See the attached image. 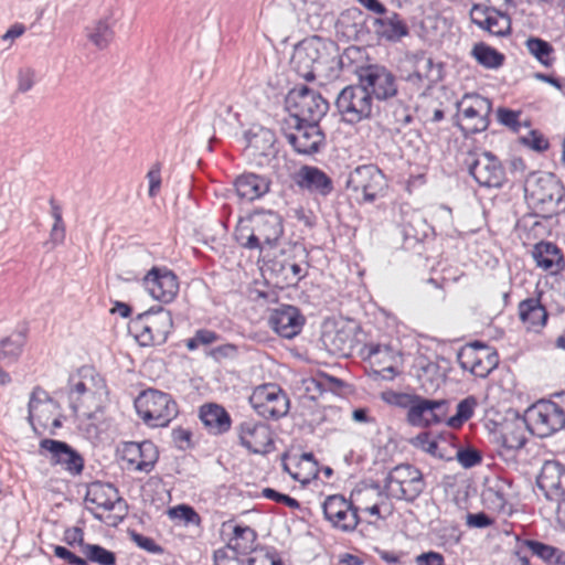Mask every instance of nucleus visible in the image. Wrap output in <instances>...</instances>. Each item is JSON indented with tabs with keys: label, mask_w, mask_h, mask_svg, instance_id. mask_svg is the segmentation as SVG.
Returning a JSON list of instances; mask_svg holds the SVG:
<instances>
[{
	"label": "nucleus",
	"mask_w": 565,
	"mask_h": 565,
	"mask_svg": "<svg viewBox=\"0 0 565 565\" xmlns=\"http://www.w3.org/2000/svg\"><path fill=\"white\" fill-rule=\"evenodd\" d=\"M54 555L72 565H75L82 558L61 545L54 547Z\"/></svg>",
	"instance_id": "64"
},
{
	"label": "nucleus",
	"mask_w": 565,
	"mask_h": 565,
	"mask_svg": "<svg viewBox=\"0 0 565 565\" xmlns=\"http://www.w3.org/2000/svg\"><path fill=\"white\" fill-rule=\"evenodd\" d=\"M307 392H319L320 394L327 388L337 390L343 386L341 380L333 376L322 375L319 379H308L303 382Z\"/></svg>",
	"instance_id": "51"
},
{
	"label": "nucleus",
	"mask_w": 565,
	"mask_h": 565,
	"mask_svg": "<svg viewBox=\"0 0 565 565\" xmlns=\"http://www.w3.org/2000/svg\"><path fill=\"white\" fill-rule=\"evenodd\" d=\"M246 158L256 167L263 168L270 164L276 156L275 135L271 130L258 127L245 134Z\"/></svg>",
	"instance_id": "22"
},
{
	"label": "nucleus",
	"mask_w": 565,
	"mask_h": 565,
	"mask_svg": "<svg viewBox=\"0 0 565 565\" xmlns=\"http://www.w3.org/2000/svg\"><path fill=\"white\" fill-rule=\"evenodd\" d=\"M286 139L301 154H312L319 151L324 136L318 122L296 121L294 130L286 134Z\"/></svg>",
	"instance_id": "26"
},
{
	"label": "nucleus",
	"mask_w": 565,
	"mask_h": 565,
	"mask_svg": "<svg viewBox=\"0 0 565 565\" xmlns=\"http://www.w3.org/2000/svg\"><path fill=\"white\" fill-rule=\"evenodd\" d=\"M525 425L533 435L548 437L565 426L564 408L554 402L540 401L526 409Z\"/></svg>",
	"instance_id": "12"
},
{
	"label": "nucleus",
	"mask_w": 565,
	"mask_h": 565,
	"mask_svg": "<svg viewBox=\"0 0 565 565\" xmlns=\"http://www.w3.org/2000/svg\"><path fill=\"white\" fill-rule=\"evenodd\" d=\"M62 413L57 402L49 393L36 386L28 403V422L36 435L44 431L54 434L62 426Z\"/></svg>",
	"instance_id": "5"
},
{
	"label": "nucleus",
	"mask_w": 565,
	"mask_h": 565,
	"mask_svg": "<svg viewBox=\"0 0 565 565\" xmlns=\"http://www.w3.org/2000/svg\"><path fill=\"white\" fill-rule=\"evenodd\" d=\"M521 111L519 110H511L508 108H499L497 110V118L498 121L513 130L514 132H519L521 128V121H520Z\"/></svg>",
	"instance_id": "53"
},
{
	"label": "nucleus",
	"mask_w": 565,
	"mask_h": 565,
	"mask_svg": "<svg viewBox=\"0 0 565 565\" xmlns=\"http://www.w3.org/2000/svg\"><path fill=\"white\" fill-rule=\"evenodd\" d=\"M296 184L309 192L327 195L332 191L331 179L316 167L305 166L295 174Z\"/></svg>",
	"instance_id": "36"
},
{
	"label": "nucleus",
	"mask_w": 565,
	"mask_h": 565,
	"mask_svg": "<svg viewBox=\"0 0 565 565\" xmlns=\"http://www.w3.org/2000/svg\"><path fill=\"white\" fill-rule=\"evenodd\" d=\"M457 359L462 370L480 379L487 377L499 363L498 354L478 341L462 348Z\"/></svg>",
	"instance_id": "18"
},
{
	"label": "nucleus",
	"mask_w": 565,
	"mask_h": 565,
	"mask_svg": "<svg viewBox=\"0 0 565 565\" xmlns=\"http://www.w3.org/2000/svg\"><path fill=\"white\" fill-rule=\"evenodd\" d=\"M250 223V234L244 244L249 249L273 247L282 235L281 218L274 212H257L252 216Z\"/></svg>",
	"instance_id": "17"
},
{
	"label": "nucleus",
	"mask_w": 565,
	"mask_h": 565,
	"mask_svg": "<svg viewBox=\"0 0 565 565\" xmlns=\"http://www.w3.org/2000/svg\"><path fill=\"white\" fill-rule=\"evenodd\" d=\"M387 497L405 502H414L425 490L422 471L412 465L394 467L385 478Z\"/></svg>",
	"instance_id": "8"
},
{
	"label": "nucleus",
	"mask_w": 565,
	"mask_h": 565,
	"mask_svg": "<svg viewBox=\"0 0 565 565\" xmlns=\"http://www.w3.org/2000/svg\"><path fill=\"white\" fill-rule=\"evenodd\" d=\"M131 541L141 550L150 553V554H162L163 548L154 542L153 539L131 531L129 533Z\"/></svg>",
	"instance_id": "55"
},
{
	"label": "nucleus",
	"mask_w": 565,
	"mask_h": 565,
	"mask_svg": "<svg viewBox=\"0 0 565 565\" xmlns=\"http://www.w3.org/2000/svg\"><path fill=\"white\" fill-rule=\"evenodd\" d=\"M324 43L317 36L306 39L297 44L291 56V66L305 81L315 79L327 63Z\"/></svg>",
	"instance_id": "11"
},
{
	"label": "nucleus",
	"mask_w": 565,
	"mask_h": 565,
	"mask_svg": "<svg viewBox=\"0 0 565 565\" xmlns=\"http://www.w3.org/2000/svg\"><path fill=\"white\" fill-rule=\"evenodd\" d=\"M532 258L537 268L555 276L565 269V258L561 248L546 241L534 244L532 248Z\"/></svg>",
	"instance_id": "32"
},
{
	"label": "nucleus",
	"mask_w": 565,
	"mask_h": 565,
	"mask_svg": "<svg viewBox=\"0 0 565 565\" xmlns=\"http://www.w3.org/2000/svg\"><path fill=\"white\" fill-rule=\"evenodd\" d=\"M381 396L386 404L407 409H409L415 397V395L396 393L393 391L383 392Z\"/></svg>",
	"instance_id": "57"
},
{
	"label": "nucleus",
	"mask_w": 565,
	"mask_h": 565,
	"mask_svg": "<svg viewBox=\"0 0 565 565\" xmlns=\"http://www.w3.org/2000/svg\"><path fill=\"white\" fill-rule=\"evenodd\" d=\"M199 417L205 428L214 435L228 431L232 425V419L227 411L215 403L203 404L199 408Z\"/></svg>",
	"instance_id": "37"
},
{
	"label": "nucleus",
	"mask_w": 565,
	"mask_h": 565,
	"mask_svg": "<svg viewBox=\"0 0 565 565\" xmlns=\"http://www.w3.org/2000/svg\"><path fill=\"white\" fill-rule=\"evenodd\" d=\"M147 294L161 303L172 302L180 289L178 276L164 266H153L142 278Z\"/></svg>",
	"instance_id": "19"
},
{
	"label": "nucleus",
	"mask_w": 565,
	"mask_h": 565,
	"mask_svg": "<svg viewBox=\"0 0 565 565\" xmlns=\"http://www.w3.org/2000/svg\"><path fill=\"white\" fill-rule=\"evenodd\" d=\"M524 424L525 422L515 419L501 425L499 441L507 451L519 450L524 446Z\"/></svg>",
	"instance_id": "41"
},
{
	"label": "nucleus",
	"mask_w": 565,
	"mask_h": 565,
	"mask_svg": "<svg viewBox=\"0 0 565 565\" xmlns=\"http://www.w3.org/2000/svg\"><path fill=\"white\" fill-rule=\"evenodd\" d=\"M457 460L462 467L470 468L480 462L481 457L478 451L466 449L457 452Z\"/></svg>",
	"instance_id": "60"
},
{
	"label": "nucleus",
	"mask_w": 565,
	"mask_h": 565,
	"mask_svg": "<svg viewBox=\"0 0 565 565\" xmlns=\"http://www.w3.org/2000/svg\"><path fill=\"white\" fill-rule=\"evenodd\" d=\"M135 408L139 417L150 427H164L178 414L172 397L157 390H147L138 395Z\"/></svg>",
	"instance_id": "6"
},
{
	"label": "nucleus",
	"mask_w": 565,
	"mask_h": 565,
	"mask_svg": "<svg viewBox=\"0 0 565 565\" xmlns=\"http://www.w3.org/2000/svg\"><path fill=\"white\" fill-rule=\"evenodd\" d=\"M335 108L343 122L355 125L372 116L373 98L359 84L349 85L338 94Z\"/></svg>",
	"instance_id": "13"
},
{
	"label": "nucleus",
	"mask_w": 565,
	"mask_h": 565,
	"mask_svg": "<svg viewBox=\"0 0 565 565\" xmlns=\"http://www.w3.org/2000/svg\"><path fill=\"white\" fill-rule=\"evenodd\" d=\"M470 19L473 24L495 36H504L511 31L509 14L492 8L473 4L470 10Z\"/></svg>",
	"instance_id": "30"
},
{
	"label": "nucleus",
	"mask_w": 565,
	"mask_h": 565,
	"mask_svg": "<svg viewBox=\"0 0 565 565\" xmlns=\"http://www.w3.org/2000/svg\"><path fill=\"white\" fill-rule=\"evenodd\" d=\"M51 215L53 218V224L51 226L46 244L50 245L51 248H56L65 243L66 226L63 221L61 206L53 201H51Z\"/></svg>",
	"instance_id": "47"
},
{
	"label": "nucleus",
	"mask_w": 565,
	"mask_h": 565,
	"mask_svg": "<svg viewBox=\"0 0 565 565\" xmlns=\"http://www.w3.org/2000/svg\"><path fill=\"white\" fill-rule=\"evenodd\" d=\"M524 193L529 209L542 218L555 215L565 196L562 182L548 172L530 174L525 180Z\"/></svg>",
	"instance_id": "1"
},
{
	"label": "nucleus",
	"mask_w": 565,
	"mask_h": 565,
	"mask_svg": "<svg viewBox=\"0 0 565 565\" xmlns=\"http://www.w3.org/2000/svg\"><path fill=\"white\" fill-rule=\"evenodd\" d=\"M25 32L26 26L23 23L15 22L1 35V41L7 45V47H11L18 39L24 35Z\"/></svg>",
	"instance_id": "58"
},
{
	"label": "nucleus",
	"mask_w": 565,
	"mask_h": 565,
	"mask_svg": "<svg viewBox=\"0 0 565 565\" xmlns=\"http://www.w3.org/2000/svg\"><path fill=\"white\" fill-rule=\"evenodd\" d=\"M63 539L66 542V544H68L71 546L78 545L81 547L82 552H83V546L87 545V543L84 542L83 530L77 526L66 529L64 531Z\"/></svg>",
	"instance_id": "59"
},
{
	"label": "nucleus",
	"mask_w": 565,
	"mask_h": 565,
	"mask_svg": "<svg viewBox=\"0 0 565 565\" xmlns=\"http://www.w3.org/2000/svg\"><path fill=\"white\" fill-rule=\"evenodd\" d=\"M169 514L173 519L183 520L186 524L199 525L201 523L200 515L190 505L181 504L172 508Z\"/></svg>",
	"instance_id": "54"
},
{
	"label": "nucleus",
	"mask_w": 565,
	"mask_h": 565,
	"mask_svg": "<svg viewBox=\"0 0 565 565\" xmlns=\"http://www.w3.org/2000/svg\"><path fill=\"white\" fill-rule=\"evenodd\" d=\"M159 458L157 447L148 440L142 443H125L121 449V459L128 470L149 473Z\"/></svg>",
	"instance_id": "25"
},
{
	"label": "nucleus",
	"mask_w": 565,
	"mask_h": 565,
	"mask_svg": "<svg viewBox=\"0 0 565 565\" xmlns=\"http://www.w3.org/2000/svg\"><path fill=\"white\" fill-rule=\"evenodd\" d=\"M305 319L294 306H282L275 309L269 318V324L280 337L292 339L300 333Z\"/></svg>",
	"instance_id": "31"
},
{
	"label": "nucleus",
	"mask_w": 565,
	"mask_h": 565,
	"mask_svg": "<svg viewBox=\"0 0 565 565\" xmlns=\"http://www.w3.org/2000/svg\"><path fill=\"white\" fill-rule=\"evenodd\" d=\"M471 55L481 66L488 70L499 68L504 61L503 54L483 42L476 43L472 46Z\"/></svg>",
	"instance_id": "43"
},
{
	"label": "nucleus",
	"mask_w": 565,
	"mask_h": 565,
	"mask_svg": "<svg viewBox=\"0 0 565 565\" xmlns=\"http://www.w3.org/2000/svg\"><path fill=\"white\" fill-rule=\"evenodd\" d=\"M86 561L96 563L98 565H115L116 556L111 551L97 544H87L83 546L82 552Z\"/></svg>",
	"instance_id": "49"
},
{
	"label": "nucleus",
	"mask_w": 565,
	"mask_h": 565,
	"mask_svg": "<svg viewBox=\"0 0 565 565\" xmlns=\"http://www.w3.org/2000/svg\"><path fill=\"white\" fill-rule=\"evenodd\" d=\"M403 79L417 90H428L443 79V63L424 52L408 53L402 62Z\"/></svg>",
	"instance_id": "4"
},
{
	"label": "nucleus",
	"mask_w": 565,
	"mask_h": 565,
	"mask_svg": "<svg viewBox=\"0 0 565 565\" xmlns=\"http://www.w3.org/2000/svg\"><path fill=\"white\" fill-rule=\"evenodd\" d=\"M519 317L527 331L539 332L547 321V311L539 297L522 300L518 306Z\"/></svg>",
	"instance_id": "38"
},
{
	"label": "nucleus",
	"mask_w": 565,
	"mask_h": 565,
	"mask_svg": "<svg viewBox=\"0 0 565 565\" xmlns=\"http://www.w3.org/2000/svg\"><path fill=\"white\" fill-rule=\"evenodd\" d=\"M525 47L533 55L537 62H540L543 66L550 67L554 63L553 46L540 39V38H529L525 41Z\"/></svg>",
	"instance_id": "48"
},
{
	"label": "nucleus",
	"mask_w": 565,
	"mask_h": 565,
	"mask_svg": "<svg viewBox=\"0 0 565 565\" xmlns=\"http://www.w3.org/2000/svg\"><path fill=\"white\" fill-rule=\"evenodd\" d=\"M118 10L115 6L106 8L100 17L84 28V36L94 49L105 51L114 42L115 26L119 20Z\"/></svg>",
	"instance_id": "23"
},
{
	"label": "nucleus",
	"mask_w": 565,
	"mask_h": 565,
	"mask_svg": "<svg viewBox=\"0 0 565 565\" xmlns=\"http://www.w3.org/2000/svg\"><path fill=\"white\" fill-rule=\"evenodd\" d=\"M108 396L105 380L92 369L83 370L71 379L68 399L76 414L92 417L103 409Z\"/></svg>",
	"instance_id": "2"
},
{
	"label": "nucleus",
	"mask_w": 565,
	"mask_h": 565,
	"mask_svg": "<svg viewBox=\"0 0 565 565\" xmlns=\"http://www.w3.org/2000/svg\"><path fill=\"white\" fill-rule=\"evenodd\" d=\"M85 503L95 519L107 526H117L126 515V503L115 487L94 482L88 486Z\"/></svg>",
	"instance_id": "3"
},
{
	"label": "nucleus",
	"mask_w": 565,
	"mask_h": 565,
	"mask_svg": "<svg viewBox=\"0 0 565 565\" xmlns=\"http://www.w3.org/2000/svg\"><path fill=\"white\" fill-rule=\"evenodd\" d=\"M347 189L363 202H374L384 196L387 189V180L383 172L373 164H364L351 171L347 179Z\"/></svg>",
	"instance_id": "14"
},
{
	"label": "nucleus",
	"mask_w": 565,
	"mask_h": 565,
	"mask_svg": "<svg viewBox=\"0 0 565 565\" xmlns=\"http://www.w3.org/2000/svg\"><path fill=\"white\" fill-rule=\"evenodd\" d=\"M444 407V401H430L415 395L407 411V420L413 426L422 427L438 424L441 422L438 411H441Z\"/></svg>",
	"instance_id": "33"
},
{
	"label": "nucleus",
	"mask_w": 565,
	"mask_h": 565,
	"mask_svg": "<svg viewBox=\"0 0 565 565\" xmlns=\"http://www.w3.org/2000/svg\"><path fill=\"white\" fill-rule=\"evenodd\" d=\"M364 352L374 380L391 381L397 375L396 366L401 361L398 349L390 344L369 343L364 347Z\"/></svg>",
	"instance_id": "21"
},
{
	"label": "nucleus",
	"mask_w": 565,
	"mask_h": 565,
	"mask_svg": "<svg viewBox=\"0 0 565 565\" xmlns=\"http://www.w3.org/2000/svg\"><path fill=\"white\" fill-rule=\"evenodd\" d=\"M147 178L149 181V195L154 196L161 186V174H160V168L158 166L152 167L148 173Z\"/></svg>",
	"instance_id": "62"
},
{
	"label": "nucleus",
	"mask_w": 565,
	"mask_h": 565,
	"mask_svg": "<svg viewBox=\"0 0 565 565\" xmlns=\"http://www.w3.org/2000/svg\"><path fill=\"white\" fill-rule=\"evenodd\" d=\"M476 406L477 399L473 396H468L460 401L457 405L456 414L447 419V425L454 428L461 426L462 423L473 415Z\"/></svg>",
	"instance_id": "50"
},
{
	"label": "nucleus",
	"mask_w": 565,
	"mask_h": 565,
	"mask_svg": "<svg viewBox=\"0 0 565 565\" xmlns=\"http://www.w3.org/2000/svg\"><path fill=\"white\" fill-rule=\"evenodd\" d=\"M417 565H444V557L437 552H427L416 557Z\"/></svg>",
	"instance_id": "63"
},
{
	"label": "nucleus",
	"mask_w": 565,
	"mask_h": 565,
	"mask_svg": "<svg viewBox=\"0 0 565 565\" xmlns=\"http://www.w3.org/2000/svg\"><path fill=\"white\" fill-rule=\"evenodd\" d=\"M321 340L327 351L333 355L347 356L353 348V337L344 328H327L321 335Z\"/></svg>",
	"instance_id": "40"
},
{
	"label": "nucleus",
	"mask_w": 565,
	"mask_h": 565,
	"mask_svg": "<svg viewBox=\"0 0 565 565\" xmlns=\"http://www.w3.org/2000/svg\"><path fill=\"white\" fill-rule=\"evenodd\" d=\"M255 413L265 419L285 417L290 408L286 392L277 384L267 383L256 386L248 397Z\"/></svg>",
	"instance_id": "10"
},
{
	"label": "nucleus",
	"mask_w": 565,
	"mask_h": 565,
	"mask_svg": "<svg viewBox=\"0 0 565 565\" xmlns=\"http://www.w3.org/2000/svg\"><path fill=\"white\" fill-rule=\"evenodd\" d=\"M40 450L46 451L52 465L61 466L71 475H78L83 470V459L79 454L66 443L54 439H42Z\"/></svg>",
	"instance_id": "28"
},
{
	"label": "nucleus",
	"mask_w": 565,
	"mask_h": 565,
	"mask_svg": "<svg viewBox=\"0 0 565 565\" xmlns=\"http://www.w3.org/2000/svg\"><path fill=\"white\" fill-rule=\"evenodd\" d=\"M375 25L377 26V34L388 41H397L407 34V28L397 14L386 19H377Z\"/></svg>",
	"instance_id": "44"
},
{
	"label": "nucleus",
	"mask_w": 565,
	"mask_h": 565,
	"mask_svg": "<svg viewBox=\"0 0 565 565\" xmlns=\"http://www.w3.org/2000/svg\"><path fill=\"white\" fill-rule=\"evenodd\" d=\"M466 164L476 182L486 188H498L504 179V171L499 160L490 152H468Z\"/></svg>",
	"instance_id": "20"
},
{
	"label": "nucleus",
	"mask_w": 565,
	"mask_h": 565,
	"mask_svg": "<svg viewBox=\"0 0 565 565\" xmlns=\"http://www.w3.org/2000/svg\"><path fill=\"white\" fill-rule=\"evenodd\" d=\"M511 492L510 484L500 478H493L486 482L481 498L483 505L495 513L507 514L511 511L508 499Z\"/></svg>",
	"instance_id": "35"
},
{
	"label": "nucleus",
	"mask_w": 565,
	"mask_h": 565,
	"mask_svg": "<svg viewBox=\"0 0 565 565\" xmlns=\"http://www.w3.org/2000/svg\"><path fill=\"white\" fill-rule=\"evenodd\" d=\"M239 440L253 454L264 455L274 447L269 426L254 420H246L241 424Z\"/></svg>",
	"instance_id": "29"
},
{
	"label": "nucleus",
	"mask_w": 565,
	"mask_h": 565,
	"mask_svg": "<svg viewBox=\"0 0 565 565\" xmlns=\"http://www.w3.org/2000/svg\"><path fill=\"white\" fill-rule=\"evenodd\" d=\"M284 469L289 472L294 480L302 484H307L318 477L317 462L311 452H305L300 456L297 471H289L287 465H284Z\"/></svg>",
	"instance_id": "45"
},
{
	"label": "nucleus",
	"mask_w": 565,
	"mask_h": 565,
	"mask_svg": "<svg viewBox=\"0 0 565 565\" xmlns=\"http://www.w3.org/2000/svg\"><path fill=\"white\" fill-rule=\"evenodd\" d=\"M493 524V520L483 512L468 514L467 525L476 529H484Z\"/></svg>",
	"instance_id": "61"
},
{
	"label": "nucleus",
	"mask_w": 565,
	"mask_h": 565,
	"mask_svg": "<svg viewBox=\"0 0 565 565\" xmlns=\"http://www.w3.org/2000/svg\"><path fill=\"white\" fill-rule=\"evenodd\" d=\"M458 126L467 135L486 130L489 126L491 102L480 95H465L458 103Z\"/></svg>",
	"instance_id": "15"
},
{
	"label": "nucleus",
	"mask_w": 565,
	"mask_h": 565,
	"mask_svg": "<svg viewBox=\"0 0 565 565\" xmlns=\"http://www.w3.org/2000/svg\"><path fill=\"white\" fill-rule=\"evenodd\" d=\"M286 109L295 121L318 122L328 111V102L307 86H296L286 96Z\"/></svg>",
	"instance_id": "9"
},
{
	"label": "nucleus",
	"mask_w": 565,
	"mask_h": 565,
	"mask_svg": "<svg viewBox=\"0 0 565 565\" xmlns=\"http://www.w3.org/2000/svg\"><path fill=\"white\" fill-rule=\"evenodd\" d=\"M173 327L172 315L169 310L159 308L157 311H146L132 322V333L141 347L160 345Z\"/></svg>",
	"instance_id": "7"
},
{
	"label": "nucleus",
	"mask_w": 565,
	"mask_h": 565,
	"mask_svg": "<svg viewBox=\"0 0 565 565\" xmlns=\"http://www.w3.org/2000/svg\"><path fill=\"white\" fill-rule=\"evenodd\" d=\"M358 510L369 513L376 520H384L393 513V504L387 494H383L379 487H372L356 494Z\"/></svg>",
	"instance_id": "34"
},
{
	"label": "nucleus",
	"mask_w": 565,
	"mask_h": 565,
	"mask_svg": "<svg viewBox=\"0 0 565 565\" xmlns=\"http://www.w3.org/2000/svg\"><path fill=\"white\" fill-rule=\"evenodd\" d=\"M322 509L331 525L342 532L354 531L360 522L358 509L340 494L329 495Z\"/></svg>",
	"instance_id": "24"
},
{
	"label": "nucleus",
	"mask_w": 565,
	"mask_h": 565,
	"mask_svg": "<svg viewBox=\"0 0 565 565\" xmlns=\"http://www.w3.org/2000/svg\"><path fill=\"white\" fill-rule=\"evenodd\" d=\"M269 188V180L255 173H245L235 180L236 193L245 201H255L264 196Z\"/></svg>",
	"instance_id": "39"
},
{
	"label": "nucleus",
	"mask_w": 565,
	"mask_h": 565,
	"mask_svg": "<svg viewBox=\"0 0 565 565\" xmlns=\"http://www.w3.org/2000/svg\"><path fill=\"white\" fill-rule=\"evenodd\" d=\"M36 82V72L31 66H23L17 72V89L19 93L30 92Z\"/></svg>",
	"instance_id": "52"
},
{
	"label": "nucleus",
	"mask_w": 565,
	"mask_h": 565,
	"mask_svg": "<svg viewBox=\"0 0 565 565\" xmlns=\"http://www.w3.org/2000/svg\"><path fill=\"white\" fill-rule=\"evenodd\" d=\"M521 140L524 146L537 152L546 151L550 147L548 140L537 130H531L529 135Z\"/></svg>",
	"instance_id": "56"
},
{
	"label": "nucleus",
	"mask_w": 565,
	"mask_h": 565,
	"mask_svg": "<svg viewBox=\"0 0 565 565\" xmlns=\"http://www.w3.org/2000/svg\"><path fill=\"white\" fill-rule=\"evenodd\" d=\"M25 345L22 333H12L0 340V362L4 365L14 364L21 356Z\"/></svg>",
	"instance_id": "42"
},
{
	"label": "nucleus",
	"mask_w": 565,
	"mask_h": 565,
	"mask_svg": "<svg viewBox=\"0 0 565 565\" xmlns=\"http://www.w3.org/2000/svg\"><path fill=\"white\" fill-rule=\"evenodd\" d=\"M524 544L531 552L551 565H565V552L537 541H525Z\"/></svg>",
	"instance_id": "46"
},
{
	"label": "nucleus",
	"mask_w": 565,
	"mask_h": 565,
	"mask_svg": "<svg viewBox=\"0 0 565 565\" xmlns=\"http://www.w3.org/2000/svg\"><path fill=\"white\" fill-rule=\"evenodd\" d=\"M359 85L369 96L377 100H387L397 94L395 76L385 66L370 64L360 66L356 71Z\"/></svg>",
	"instance_id": "16"
},
{
	"label": "nucleus",
	"mask_w": 565,
	"mask_h": 565,
	"mask_svg": "<svg viewBox=\"0 0 565 565\" xmlns=\"http://www.w3.org/2000/svg\"><path fill=\"white\" fill-rule=\"evenodd\" d=\"M536 483L547 500L556 502L565 498V465L556 460L545 461Z\"/></svg>",
	"instance_id": "27"
}]
</instances>
